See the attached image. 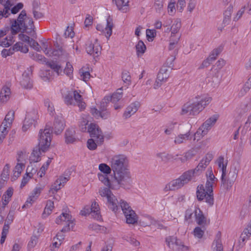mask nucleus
I'll return each instance as SVG.
<instances>
[{
    "instance_id": "f257e3e1",
    "label": "nucleus",
    "mask_w": 251,
    "mask_h": 251,
    "mask_svg": "<svg viewBox=\"0 0 251 251\" xmlns=\"http://www.w3.org/2000/svg\"><path fill=\"white\" fill-rule=\"evenodd\" d=\"M110 165L114 176L112 187L128 188L131 184L132 179L126 156L121 154L114 156L110 161Z\"/></svg>"
},
{
    "instance_id": "f03ea898",
    "label": "nucleus",
    "mask_w": 251,
    "mask_h": 251,
    "mask_svg": "<svg viewBox=\"0 0 251 251\" xmlns=\"http://www.w3.org/2000/svg\"><path fill=\"white\" fill-rule=\"evenodd\" d=\"M212 100L208 96H197L192 100L185 103L182 107L181 114L195 116L202 111Z\"/></svg>"
},
{
    "instance_id": "7ed1b4c3",
    "label": "nucleus",
    "mask_w": 251,
    "mask_h": 251,
    "mask_svg": "<svg viewBox=\"0 0 251 251\" xmlns=\"http://www.w3.org/2000/svg\"><path fill=\"white\" fill-rule=\"evenodd\" d=\"M34 22L31 17H27L26 11L23 10L19 14L17 20H13L11 24V32L16 34L20 30L25 31L27 33L34 32Z\"/></svg>"
},
{
    "instance_id": "20e7f679",
    "label": "nucleus",
    "mask_w": 251,
    "mask_h": 251,
    "mask_svg": "<svg viewBox=\"0 0 251 251\" xmlns=\"http://www.w3.org/2000/svg\"><path fill=\"white\" fill-rule=\"evenodd\" d=\"M217 179L214 176L207 177V180L205 187L202 184L198 186L197 188V198L198 201H201L205 200V201L210 206L214 204V197L213 194V185Z\"/></svg>"
},
{
    "instance_id": "39448f33",
    "label": "nucleus",
    "mask_w": 251,
    "mask_h": 251,
    "mask_svg": "<svg viewBox=\"0 0 251 251\" xmlns=\"http://www.w3.org/2000/svg\"><path fill=\"white\" fill-rule=\"evenodd\" d=\"M50 126L46 125L44 129H40L39 133L38 145L42 152L47 151L50 145Z\"/></svg>"
},
{
    "instance_id": "423d86ee",
    "label": "nucleus",
    "mask_w": 251,
    "mask_h": 251,
    "mask_svg": "<svg viewBox=\"0 0 251 251\" xmlns=\"http://www.w3.org/2000/svg\"><path fill=\"white\" fill-rule=\"evenodd\" d=\"M64 101L67 105H77L81 111L86 107V103L83 101L81 95L75 90L70 91L65 95Z\"/></svg>"
},
{
    "instance_id": "0eeeda50",
    "label": "nucleus",
    "mask_w": 251,
    "mask_h": 251,
    "mask_svg": "<svg viewBox=\"0 0 251 251\" xmlns=\"http://www.w3.org/2000/svg\"><path fill=\"white\" fill-rule=\"evenodd\" d=\"M110 189L108 187H101L99 189V193L101 197H106L108 207L112 211L116 212L118 210V201Z\"/></svg>"
},
{
    "instance_id": "6e6552de",
    "label": "nucleus",
    "mask_w": 251,
    "mask_h": 251,
    "mask_svg": "<svg viewBox=\"0 0 251 251\" xmlns=\"http://www.w3.org/2000/svg\"><path fill=\"white\" fill-rule=\"evenodd\" d=\"M109 100L105 97L100 103L99 110L95 107L91 108V114L97 118L101 117L102 119H106L109 117L110 113L107 111L106 107L109 103Z\"/></svg>"
},
{
    "instance_id": "1a4fd4ad",
    "label": "nucleus",
    "mask_w": 251,
    "mask_h": 251,
    "mask_svg": "<svg viewBox=\"0 0 251 251\" xmlns=\"http://www.w3.org/2000/svg\"><path fill=\"white\" fill-rule=\"evenodd\" d=\"M190 181L183 173L179 178L173 180L166 185L165 189L166 191H173L177 190L185 184L188 183Z\"/></svg>"
},
{
    "instance_id": "9d476101",
    "label": "nucleus",
    "mask_w": 251,
    "mask_h": 251,
    "mask_svg": "<svg viewBox=\"0 0 251 251\" xmlns=\"http://www.w3.org/2000/svg\"><path fill=\"white\" fill-rule=\"evenodd\" d=\"M88 132L90 136L94 138L98 143L103 142V135L99 126L93 123H91L88 126Z\"/></svg>"
},
{
    "instance_id": "9b49d317",
    "label": "nucleus",
    "mask_w": 251,
    "mask_h": 251,
    "mask_svg": "<svg viewBox=\"0 0 251 251\" xmlns=\"http://www.w3.org/2000/svg\"><path fill=\"white\" fill-rule=\"evenodd\" d=\"M32 74V67L27 68V69L25 71L20 81V84L23 88L25 89H31L32 87V82L30 78Z\"/></svg>"
},
{
    "instance_id": "f8f14e48",
    "label": "nucleus",
    "mask_w": 251,
    "mask_h": 251,
    "mask_svg": "<svg viewBox=\"0 0 251 251\" xmlns=\"http://www.w3.org/2000/svg\"><path fill=\"white\" fill-rule=\"evenodd\" d=\"M54 48L50 49L49 56L60 58L62 60H66L69 57V54L62 48L58 45L57 42L54 44Z\"/></svg>"
},
{
    "instance_id": "ddd939ff",
    "label": "nucleus",
    "mask_w": 251,
    "mask_h": 251,
    "mask_svg": "<svg viewBox=\"0 0 251 251\" xmlns=\"http://www.w3.org/2000/svg\"><path fill=\"white\" fill-rule=\"evenodd\" d=\"M192 127L191 126H187L186 127V132L180 133L176 136L174 140V143L176 145H179L185 143L187 141H190L192 138L193 133L191 132Z\"/></svg>"
},
{
    "instance_id": "4468645a",
    "label": "nucleus",
    "mask_w": 251,
    "mask_h": 251,
    "mask_svg": "<svg viewBox=\"0 0 251 251\" xmlns=\"http://www.w3.org/2000/svg\"><path fill=\"white\" fill-rule=\"evenodd\" d=\"M237 176V171L235 167L231 168L228 174L227 178L225 176V181H223L222 180V184L226 189L228 190L231 188L236 179Z\"/></svg>"
},
{
    "instance_id": "2eb2a0df",
    "label": "nucleus",
    "mask_w": 251,
    "mask_h": 251,
    "mask_svg": "<svg viewBox=\"0 0 251 251\" xmlns=\"http://www.w3.org/2000/svg\"><path fill=\"white\" fill-rule=\"evenodd\" d=\"M113 27V20L110 16H108L106 20V26L104 27V25L100 24L97 25L96 29L101 32H103L106 38L109 39L112 34Z\"/></svg>"
},
{
    "instance_id": "dca6fc26",
    "label": "nucleus",
    "mask_w": 251,
    "mask_h": 251,
    "mask_svg": "<svg viewBox=\"0 0 251 251\" xmlns=\"http://www.w3.org/2000/svg\"><path fill=\"white\" fill-rule=\"evenodd\" d=\"M86 46V50L88 54L92 55L94 57L99 56L100 54L101 48L97 42V40H96L94 43H88Z\"/></svg>"
},
{
    "instance_id": "f3484780",
    "label": "nucleus",
    "mask_w": 251,
    "mask_h": 251,
    "mask_svg": "<svg viewBox=\"0 0 251 251\" xmlns=\"http://www.w3.org/2000/svg\"><path fill=\"white\" fill-rule=\"evenodd\" d=\"M169 77V74L168 70L165 68H161L158 74L157 79L154 85V88L155 89L158 88L162 85V82L167 80Z\"/></svg>"
},
{
    "instance_id": "a211bd4d",
    "label": "nucleus",
    "mask_w": 251,
    "mask_h": 251,
    "mask_svg": "<svg viewBox=\"0 0 251 251\" xmlns=\"http://www.w3.org/2000/svg\"><path fill=\"white\" fill-rule=\"evenodd\" d=\"M65 127L64 120L62 117H57L55 118L53 126H50V130H54L56 134L62 132Z\"/></svg>"
},
{
    "instance_id": "6ab92c4d",
    "label": "nucleus",
    "mask_w": 251,
    "mask_h": 251,
    "mask_svg": "<svg viewBox=\"0 0 251 251\" xmlns=\"http://www.w3.org/2000/svg\"><path fill=\"white\" fill-rule=\"evenodd\" d=\"M65 142L67 144H73L78 139L75 136V131L73 128L67 129L65 133Z\"/></svg>"
},
{
    "instance_id": "aec40b11",
    "label": "nucleus",
    "mask_w": 251,
    "mask_h": 251,
    "mask_svg": "<svg viewBox=\"0 0 251 251\" xmlns=\"http://www.w3.org/2000/svg\"><path fill=\"white\" fill-rule=\"evenodd\" d=\"M140 106V103L138 101H135L132 103L126 109L124 114V116L126 119L129 118L132 115L134 114Z\"/></svg>"
},
{
    "instance_id": "412c9836",
    "label": "nucleus",
    "mask_w": 251,
    "mask_h": 251,
    "mask_svg": "<svg viewBox=\"0 0 251 251\" xmlns=\"http://www.w3.org/2000/svg\"><path fill=\"white\" fill-rule=\"evenodd\" d=\"M195 217L197 223L200 226H203L206 224V220L201 210L198 207L194 210Z\"/></svg>"
},
{
    "instance_id": "4be33fe9",
    "label": "nucleus",
    "mask_w": 251,
    "mask_h": 251,
    "mask_svg": "<svg viewBox=\"0 0 251 251\" xmlns=\"http://www.w3.org/2000/svg\"><path fill=\"white\" fill-rule=\"evenodd\" d=\"M99 179L102 182L105 186L108 187L113 190H118L120 188H114L112 187L113 181H114V176L111 177V179H109L107 177V175L98 174Z\"/></svg>"
},
{
    "instance_id": "5701e85b",
    "label": "nucleus",
    "mask_w": 251,
    "mask_h": 251,
    "mask_svg": "<svg viewBox=\"0 0 251 251\" xmlns=\"http://www.w3.org/2000/svg\"><path fill=\"white\" fill-rule=\"evenodd\" d=\"M126 218V222L128 224H134L137 223L138 216L132 209L124 214Z\"/></svg>"
},
{
    "instance_id": "b1692460",
    "label": "nucleus",
    "mask_w": 251,
    "mask_h": 251,
    "mask_svg": "<svg viewBox=\"0 0 251 251\" xmlns=\"http://www.w3.org/2000/svg\"><path fill=\"white\" fill-rule=\"evenodd\" d=\"M42 151L40 147L36 146L34 148L33 151L29 157L30 164L31 162H38L41 160V151Z\"/></svg>"
},
{
    "instance_id": "393cba45",
    "label": "nucleus",
    "mask_w": 251,
    "mask_h": 251,
    "mask_svg": "<svg viewBox=\"0 0 251 251\" xmlns=\"http://www.w3.org/2000/svg\"><path fill=\"white\" fill-rule=\"evenodd\" d=\"M200 168V166H197L194 169L189 170L184 173L189 181H190L193 177L199 176L202 173L203 170Z\"/></svg>"
},
{
    "instance_id": "a878e982",
    "label": "nucleus",
    "mask_w": 251,
    "mask_h": 251,
    "mask_svg": "<svg viewBox=\"0 0 251 251\" xmlns=\"http://www.w3.org/2000/svg\"><path fill=\"white\" fill-rule=\"evenodd\" d=\"M218 117L216 115H214L212 117H211L206 120L201 127L202 129L206 130L207 133L211 126L215 124L218 120Z\"/></svg>"
},
{
    "instance_id": "bb28decb",
    "label": "nucleus",
    "mask_w": 251,
    "mask_h": 251,
    "mask_svg": "<svg viewBox=\"0 0 251 251\" xmlns=\"http://www.w3.org/2000/svg\"><path fill=\"white\" fill-rule=\"evenodd\" d=\"M213 158V155L211 153H207L205 157L202 158L200 162L199 163L197 166L201 167V169L203 171L206 168V167L209 164L210 162L212 160Z\"/></svg>"
},
{
    "instance_id": "cd10ccee",
    "label": "nucleus",
    "mask_w": 251,
    "mask_h": 251,
    "mask_svg": "<svg viewBox=\"0 0 251 251\" xmlns=\"http://www.w3.org/2000/svg\"><path fill=\"white\" fill-rule=\"evenodd\" d=\"M90 208L92 216L97 220H100L101 215L100 212L99 204L96 202H94L92 204Z\"/></svg>"
},
{
    "instance_id": "c85d7f7f",
    "label": "nucleus",
    "mask_w": 251,
    "mask_h": 251,
    "mask_svg": "<svg viewBox=\"0 0 251 251\" xmlns=\"http://www.w3.org/2000/svg\"><path fill=\"white\" fill-rule=\"evenodd\" d=\"M115 1L118 9L123 12H126L128 10L129 0H113Z\"/></svg>"
},
{
    "instance_id": "c756f323",
    "label": "nucleus",
    "mask_w": 251,
    "mask_h": 251,
    "mask_svg": "<svg viewBox=\"0 0 251 251\" xmlns=\"http://www.w3.org/2000/svg\"><path fill=\"white\" fill-rule=\"evenodd\" d=\"M122 87L117 89V92L113 93L111 96H105L109 101H111L113 103H115L118 101L122 98L123 96L122 93Z\"/></svg>"
},
{
    "instance_id": "7c9ffc66",
    "label": "nucleus",
    "mask_w": 251,
    "mask_h": 251,
    "mask_svg": "<svg viewBox=\"0 0 251 251\" xmlns=\"http://www.w3.org/2000/svg\"><path fill=\"white\" fill-rule=\"evenodd\" d=\"M221 233L219 231L216 236L215 239L214 240L213 246L214 247V250L215 251H223V248L221 240Z\"/></svg>"
},
{
    "instance_id": "2f4dec72",
    "label": "nucleus",
    "mask_w": 251,
    "mask_h": 251,
    "mask_svg": "<svg viewBox=\"0 0 251 251\" xmlns=\"http://www.w3.org/2000/svg\"><path fill=\"white\" fill-rule=\"evenodd\" d=\"M218 164L219 168H221L222 171L221 180L224 181V177L226 176V168L227 163H224V157L221 156L218 159Z\"/></svg>"
},
{
    "instance_id": "473e14b6",
    "label": "nucleus",
    "mask_w": 251,
    "mask_h": 251,
    "mask_svg": "<svg viewBox=\"0 0 251 251\" xmlns=\"http://www.w3.org/2000/svg\"><path fill=\"white\" fill-rule=\"evenodd\" d=\"M10 94V89L7 87H3L0 93V100L3 102H6L9 99Z\"/></svg>"
},
{
    "instance_id": "72a5a7b5",
    "label": "nucleus",
    "mask_w": 251,
    "mask_h": 251,
    "mask_svg": "<svg viewBox=\"0 0 251 251\" xmlns=\"http://www.w3.org/2000/svg\"><path fill=\"white\" fill-rule=\"evenodd\" d=\"M136 54L138 57L142 55L146 50V46L144 42L140 40L135 46Z\"/></svg>"
},
{
    "instance_id": "f704fd0d",
    "label": "nucleus",
    "mask_w": 251,
    "mask_h": 251,
    "mask_svg": "<svg viewBox=\"0 0 251 251\" xmlns=\"http://www.w3.org/2000/svg\"><path fill=\"white\" fill-rule=\"evenodd\" d=\"M35 120L32 117L30 114L26 115L25 119L24 122V125L23 126V130L25 131L27 129L32 126Z\"/></svg>"
},
{
    "instance_id": "c9c22d12",
    "label": "nucleus",
    "mask_w": 251,
    "mask_h": 251,
    "mask_svg": "<svg viewBox=\"0 0 251 251\" xmlns=\"http://www.w3.org/2000/svg\"><path fill=\"white\" fill-rule=\"evenodd\" d=\"M233 11V7L231 5H229L226 10L225 11L224 18L223 20V24L226 25H228L230 22V16Z\"/></svg>"
},
{
    "instance_id": "e433bc0d",
    "label": "nucleus",
    "mask_w": 251,
    "mask_h": 251,
    "mask_svg": "<svg viewBox=\"0 0 251 251\" xmlns=\"http://www.w3.org/2000/svg\"><path fill=\"white\" fill-rule=\"evenodd\" d=\"M47 65L52 69L54 72H55L57 75H59L62 72L61 68L60 65H59L56 62L53 61H51L50 62L47 61L46 62Z\"/></svg>"
},
{
    "instance_id": "4c0bfd02",
    "label": "nucleus",
    "mask_w": 251,
    "mask_h": 251,
    "mask_svg": "<svg viewBox=\"0 0 251 251\" xmlns=\"http://www.w3.org/2000/svg\"><path fill=\"white\" fill-rule=\"evenodd\" d=\"M72 216L68 213H62L60 216L58 217L55 220V223L57 224H60L62 222L66 221L67 223L72 221Z\"/></svg>"
},
{
    "instance_id": "58836bf2",
    "label": "nucleus",
    "mask_w": 251,
    "mask_h": 251,
    "mask_svg": "<svg viewBox=\"0 0 251 251\" xmlns=\"http://www.w3.org/2000/svg\"><path fill=\"white\" fill-rule=\"evenodd\" d=\"M166 242L170 249H174V245L179 246V244L178 242L177 239L175 236H169L166 238Z\"/></svg>"
},
{
    "instance_id": "ea45409f",
    "label": "nucleus",
    "mask_w": 251,
    "mask_h": 251,
    "mask_svg": "<svg viewBox=\"0 0 251 251\" xmlns=\"http://www.w3.org/2000/svg\"><path fill=\"white\" fill-rule=\"evenodd\" d=\"M207 134V130L200 127L196 132L193 133L192 138L193 140L199 141L202 137Z\"/></svg>"
},
{
    "instance_id": "a19ab883",
    "label": "nucleus",
    "mask_w": 251,
    "mask_h": 251,
    "mask_svg": "<svg viewBox=\"0 0 251 251\" xmlns=\"http://www.w3.org/2000/svg\"><path fill=\"white\" fill-rule=\"evenodd\" d=\"M181 26V22L179 19H176L175 21L171 27V34H177Z\"/></svg>"
},
{
    "instance_id": "79ce46f5",
    "label": "nucleus",
    "mask_w": 251,
    "mask_h": 251,
    "mask_svg": "<svg viewBox=\"0 0 251 251\" xmlns=\"http://www.w3.org/2000/svg\"><path fill=\"white\" fill-rule=\"evenodd\" d=\"M15 112L14 111H9L6 115L5 119L2 122V124H7L11 126L14 118Z\"/></svg>"
},
{
    "instance_id": "37998d69",
    "label": "nucleus",
    "mask_w": 251,
    "mask_h": 251,
    "mask_svg": "<svg viewBox=\"0 0 251 251\" xmlns=\"http://www.w3.org/2000/svg\"><path fill=\"white\" fill-rule=\"evenodd\" d=\"M41 48L43 50L45 54L49 56V54L50 53V46L51 44L50 42H42L41 44Z\"/></svg>"
},
{
    "instance_id": "c03bdc74",
    "label": "nucleus",
    "mask_w": 251,
    "mask_h": 251,
    "mask_svg": "<svg viewBox=\"0 0 251 251\" xmlns=\"http://www.w3.org/2000/svg\"><path fill=\"white\" fill-rule=\"evenodd\" d=\"M99 170L102 173L108 175L110 174L111 171V166H109L106 164L101 163L99 165Z\"/></svg>"
},
{
    "instance_id": "a18cd8bd",
    "label": "nucleus",
    "mask_w": 251,
    "mask_h": 251,
    "mask_svg": "<svg viewBox=\"0 0 251 251\" xmlns=\"http://www.w3.org/2000/svg\"><path fill=\"white\" fill-rule=\"evenodd\" d=\"M195 155V151L194 150L191 149L185 153L183 157L180 158L182 162H184L190 159H191Z\"/></svg>"
},
{
    "instance_id": "49530a36",
    "label": "nucleus",
    "mask_w": 251,
    "mask_h": 251,
    "mask_svg": "<svg viewBox=\"0 0 251 251\" xmlns=\"http://www.w3.org/2000/svg\"><path fill=\"white\" fill-rule=\"evenodd\" d=\"M156 156L164 162L168 161L173 158V156L171 154L165 152L158 153L156 154Z\"/></svg>"
},
{
    "instance_id": "de8ad7c7",
    "label": "nucleus",
    "mask_w": 251,
    "mask_h": 251,
    "mask_svg": "<svg viewBox=\"0 0 251 251\" xmlns=\"http://www.w3.org/2000/svg\"><path fill=\"white\" fill-rule=\"evenodd\" d=\"M119 204L124 214H126V213L128 211L132 209L129 204L126 201H124L121 200L120 202H118V206Z\"/></svg>"
},
{
    "instance_id": "09e8293b",
    "label": "nucleus",
    "mask_w": 251,
    "mask_h": 251,
    "mask_svg": "<svg viewBox=\"0 0 251 251\" xmlns=\"http://www.w3.org/2000/svg\"><path fill=\"white\" fill-rule=\"evenodd\" d=\"M223 50V47L222 46H220L217 48H216L213 50L209 56L213 59V60H215L217 57L219 55V54L222 52Z\"/></svg>"
},
{
    "instance_id": "8fccbe9b",
    "label": "nucleus",
    "mask_w": 251,
    "mask_h": 251,
    "mask_svg": "<svg viewBox=\"0 0 251 251\" xmlns=\"http://www.w3.org/2000/svg\"><path fill=\"white\" fill-rule=\"evenodd\" d=\"M122 78L123 81L127 85L131 83V76L130 74L127 71H124L122 73Z\"/></svg>"
},
{
    "instance_id": "3c124183",
    "label": "nucleus",
    "mask_w": 251,
    "mask_h": 251,
    "mask_svg": "<svg viewBox=\"0 0 251 251\" xmlns=\"http://www.w3.org/2000/svg\"><path fill=\"white\" fill-rule=\"evenodd\" d=\"M9 168L10 167L8 164H6L5 165L1 174V178L5 180L8 178L9 175Z\"/></svg>"
},
{
    "instance_id": "603ef678",
    "label": "nucleus",
    "mask_w": 251,
    "mask_h": 251,
    "mask_svg": "<svg viewBox=\"0 0 251 251\" xmlns=\"http://www.w3.org/2000/svg\"><path fill=\"white\" fill-rule=\"evenodd\" d=\"M39 235H36L34 234L31 238L30 241L28 244V248L31 249L34 248L37 244L38 242Z\"/></svg>"
},
{
    "instance_id": "864d4df0",
    "label": "nucleus",
    "mask_w": 251,
    "mask_h": 251,
    "mask_svg": "<svg viewBox=\"0 0 251 251\" xmlns=\"http://www.w3.org/2000/svg\"><path fill=\"white\" fill-rule=\"evenodd\" d=\"M32 58L34 60L38 61L40 63H46L47 59L42 55L35 53L32 55Z\"/></svg>"
},
{
    "instance_id": "5fc2aeb1",
    "label": "nucleus",
    "mask_w": 251,
    "mask_h": 251,
    "mask_svg": "<svg viewBox=\"0 0 251 251\" xmlns=\"http://www.w3.org/2000/svg\"><path fill=\"white\" fill-rule=\"evenodd\" d=\"M2 5L4 6V8L2 10L4 12V15H9V10L12 6L10 1L6 0L5 2H3Z\"/></svg>"
},
{
    "instance_id": "6e6d98bb",
    "label": "nucleus",
    "mask_w": 251,
    "mask_h": 251,
    "mask_svg": "<svg viewBox=\"0 0 251 251\" xmlns=\"http://www.w3.org/2000/svg\"><path fill=\"white\" fill-rule=\"evenodd\" d=\"M204 232V230L201 229V227L199 226L195 227L194 230V234L195 236L198 238H201L203 235Z\"/></svg>"
},
{
    "instance_id": "4d7b16f0",
    "label": "nucleus",
    "mask_w": 251,
    "mask_h": 251,
    "mask_svg": "<svg viewBox=\"0 0 251 251\" xmlns=\"http://www.w3.org/2000/svg\"><path fill=\"white\" fill-rule=\"evenodd\" d=\"M73 72V68L72 65L68 62L66 63V66L64 70V73L66 74L68 76H71Z\"/></svg>"
},
{
    "instance_id": "13d9d810",
    "label": "nucleus",
    "mask_w": 251,
    "mask_h": 251,
    "mask_svg": "<svg viewBox=\"0 0 251 251\" xmlns=\"http://www.w3.org/2000/svg\"><path fill=\"white\" fill-rule=\"evenodd\" d=\"M10 126H9L7 124H2L0 126V135L5 136L8 132L7 128L9 127Z\"/></svg>"
},
{
    "instance_id": "bf43d9fd",
    "label": "nucleus",
    "mask_w": 251,
    "mask_h": 251,
    "mask_svg": "<svg viewBox=\"0 0 251 251\" xmlns=\"http://www.w3.org/2000/svg\"><path fill=\"white\" fill-rule=\"evenodd\" d=\"M36 201V199L34 198V196H29L27 199L25 203L23 206V208H28L31 206L32 204Z\"/></svg>"
},
{
    "instance_id": "052dcab7",
    "label": "nucleus",
    "mask_w": 251,
    "mask_h": 251,
    "mask_svg": "<svg viewBox=\"0 0 251 251\" xmlns=\"http://www.w3.org/2000/svg\"><path fill=\"white\" fill-rule=\"evenodd\" d=\"M69 178V177L61 176L55 181V184L58 185L64 186V184L68 181Z\"/></svg>"
},
{
    "instance_id": "680f3d73",
    "label": "nucleus",
    "mask_w": 251,
    "mask_h": 251,
    "mask_svg": "<svg viewBox=\"0 0 251 251\" xmlns=\"http://www.w3.org/2000/svg\"><path fill=\"white\" fill-rule=\"evenodd\" d=\"M28 44L30 45V46L31 47L33 48L34 50H35L37 51H40L41 46L37 43V42L35 41L34 39H31V40Z\"/></svg>"
},
{
    "instance_id": "e2e57ef3",
    "label": "nucleus",
    "mask_w": 251,
    "mask_h": 251,
    "mask_svg": "<svg viewBox=\"0 0 251 251\" xmlns=\"http://www.w3.org/2000/svg\"><path fill=\"white\" fill-rule=\"evenodd\" d=\"M14 212L12 211H10L5 220L4 224L9 225L13 222L14 219Z\"/></svg>"
},
{
    "instance_id": "0e129e2a",
    "label": "nucleus",
    "mask_w": 251,
    "mask_h": 251,
    "mask_svg": "<svg viewBox=\"0 0 251 251\" xmlns=\"http://www.w3.org/2000/svg\"><path fill=\"white\" fill-rule=\"evenodd\" d=\"M87 144L88 148L90 150H94L97 147V145L93 139H88Z\"/></svg>"
},
{
    "instance_id": "69168bd1",
    "label": "nucleus",
    "mask_w": 251,
    "mask_h": 251,
    "mask_svg": "<svg viewBox=\"0 0 251 251\" xmlns=\"http://www.w3.org/2000/svg\"><path fill=\"white\" fill-rule=\"evenodd\" d=\"M24 5L22 3L19 2L15 6H14L13 8H12L11 10V12L12 14H16L20 10L23 8Z\"/></svg>"
},
{
    "instance_id": "338daca9",
    "label": "nucleus",
    "mask_w": 251,
    "mask_h": 251,
    "mask_svg": "<svg viewBox=\"0 0 251 251\" xmlns=\"http://www.w3.org/2000/svg\"><path fill=\"white\" fill-rule=\"evenodd\" d=\"M163 6V0H155L154 6L157 12H160Z\"/></svg>"
},
{
    "instance_id": "774afa93",
    "label": "nucleus",
    "mask_w": 251,
    "mask_h": 251,
    "mask_svg": "<svg viewBox=\"0 0 251 251\" xmlns=\"http://www.w3.org/2000/svg\"><path fill=\"white\" fill-rule=\"evenodd\" d=\"M168 13L170 15H173L176 10L175 2L170 1L168 6Z\"/></svg>"
}]
</instances>
